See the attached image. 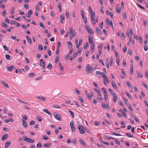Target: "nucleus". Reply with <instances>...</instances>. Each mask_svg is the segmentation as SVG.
<instances>
[{
  "label": "nucleus",
  "instance_id": "nucleus-6",
  "mask_svg": "<svg viewBox=\"0 0 148 148\" xmlns=\"http://www.w3.org/2000/svg\"><path fill=\"white\" fill-rule=\"evenodd\" d=\"M106 21L108 25H110L112 27H113V24L112 21L111 20L110 21H109V19L108 18H107L106 19Z\"/></svg>",
  "mask_w": 148,
  "mask_h": 148
},
{
  "label": "nucleus",
  "instance_id": "nucleus-32",
  "mask_svg": "<svg viewBox=\"0 0 148 148\" xmlns=\"http://www.w3.org/2000/svg\"><path fill=\"white\" fill-rule=\"evenodd\" d=\"M68 111L69 112V113L71 114L72 117L73 118H74V113L70 110H69Z\"/></svg>",
  "mask_w": 148,
  "mask_h": 148
},
{
  "label": "nucleus",
  "instance_id": "nucleus-51",
  "mask_svg": "<svg viewBox=\"0 0 148 148\" xmlns=\"http://www.w3.org/2000/svg\"><path fill=\"white\" fill-rule=\"evenodd\" d=\"M101 90L104 93L107 92L105 88H102Z\"/></svg>",
  "mask_w": 148,
  "mask_h": 148
},
{
  "label": "nucleus",
  "instance_id": "nucleus-25",
  "mask_svg": "<svg viewBox=\"0 0 148 148\" xmlns=\"http://www.w3.org/2000/svg\"><path fill=\"white\" fill-rule=\"evenodd\" d=\"M88 40L89 42L90 43H91L92 42H93V38L90 36H89Z\"/></svg>",
  "mask_w": 148,
  "mask_h": 148
},
{
  "label": "nucleus",
  "instance_id": "nucleus-2",
  "mask_svg": "<svg viewBox=\"0 0 148 148\" xmlns=\"http://www.w3.org/2000/svg\"><path fill=\"white\" fill-rule=\"evenodd\" d=\"M54 117L57 120L59 121H61V116L59 114H58L56 112H54L52 114Z\"/></svg>",
  "mask_w": 148,
  "mask_h": 148
},
{
  "label": "nucleus",
  "instance_id": "nucleus-37",
  "mask_svg": "<svg viewBox=\"0 0 148 148\" xmlns=\"http://www.w3.org/2000/svg\"><path fill=\"white\" fill-rule=\"evenodd\" d=\"M104 98L105 100V101H107V99L108 97V95L107 93H104Z\"/></svg>",
  "mask_w": 148,
  "mask_h": 148
},
{
  "label": "nucleus",
  "instance_id": "nucleus-35",
  "mask_svg": "<svg viewBox=\"0 0 148 148\" xmlns=\"http://www.w3.org/2000/svg\"><path fill=\"white\" fill-rule=\"evenodd\" d=\"M27 142L30 143H33L34 142V140L29 138Z\"/></svg>",
  "mask_w": 148,
  "mask_h": 148
},
{
  "label": "nucleus",
  "instance_id": "nucleus-11",
  "mask_svg": "<svg viewBox=\"0 0 148 148\" xmlns=\"http://www.w3.org/2000/svg\"><path fill=\"white\" fill-rule=\"evenodd\" d=\"M96 30L97 34L99 35H101L102 33L100 29L98 27H96Z\"/></svg>",
  "mask_w": 148,
  "mask_h": 148
},
{
  "label": "nucleus",
  "instance_id": "nucleus-54",
  "mask_svg": "<svg viewBox=\"0 0 148 148\" xmlns=\"http://www.w3.org/2000/svg\"><path fill=\"white\" fill-rule=\"evenodd\" d=\"M102 46H103V44L102 43H100L99 44L98 47L100 49H102Z\"/></svg>",
  "mask_w": 148,
  "mask_h": 148
},
{
  "label": "nucleus",
  "instance_id": "nucleus-42",
  "mask_svg": "<svg viewBox=\"0 0 148 148\" xmlns=\"http://www.w3.org/2000/svg\"><path fill=\"white\" fill-rule=\"evenodd\" d=\"M66 17L67 18V19H69V18L70 17V15H69V13L68 12H66Z\"/></svg>",
  "mask_w": 148,
  "mask_h": 148
},
{
  "label": "nucleus",
  "instance_id": "nucleus-7",
  "mask_svg": "<svg viewBox=\"0 0 148 148\" xmlns=\"http://www.w3.org/2000/svg\"><path fill=\"white\" fill-rule=\"evenodd\" d=\"M33 11L32 10H30L28 12L27 15V17L28 18H30L31 15L32 14Z\"/></svg>",
  "mask_w": 148,
  "mask_h": 148
},
{
  "label": "nucleus",
  "instance_id": "nucleus-23",
  "mask_svg": "<svg viewBox=\"0 0 148 148\" xmlns=\"http://www.w3.org/2000/svg\"><path fill=\"white\" fill-rule=\"evenodd\" d=\"M126 84L128 86L129 88H132L133 86L131 84H130V82H126Z\"/></svg>",
  "mask_w": 148,
  "mask_h": 148
},
{
  "label": "nucleus",
  "instance_id": "nucleus-47",
  "mask_svg": "<svg viewBox=\"0 0 148 148\" xmlns=\"http://www.w3.org/2000/svg\"><path fill=\"white\" fill-rule=\"evenodd\" d=\"M2 83L3 84L6 88H8L9 87V86L8 85V84L6 83H5V82H2Z\"/></svg>",
  "mask_w": 148,
  "mask_h": 148
},
{
  "label": "nucleus",
  "instance_id": "nucleus-9",
  "mask_svg": "<svg viewBox=\"0 0 148 148\" xmlns=\"http://www.w3.org/2000/svg\"><path fill=\"white\" fill-rule=\"evenodd\" d=\"M40 66H41L44 67L45 66V62L43 59L40 60Z\"/></svg>",
  "mask_w": 148,
  "mask_h": 148
},
{
  "label": "nucleus",
  "instance_id": "nucleus-46",
  "mask_svg": "<svg viewBox=\"0 0 148 148\" xmlns=\"http://www.w3.org/2000/svg\"><path fill=\"white\" fill-rule=\"evenodd\" d=\"M37 119L40 122H41L42 121V118L40 116H38Z\"/></svg>",
  "mask_w": 148,
  "mask_h": 148
},
{
  "label": "nucleus",
  "instance_id": "nucleus-59",
  "mask_svg": "<svg viewBox=\"0 0 148 148\" xmlns=\"http://www.w3.org/2000/svg\"><path fill=\"white\" fill-rule=\"evenodd\" d=\"M138 40L140 43H141L143 42L142 39L140 36H139Z\"/></svg>",
  "mask_w": 148,
  "mask_h": 148
},
{
  "label": "nucleus",
  "instance_id": "nucleus-38",
  "mask_svg": "<svg viewBox=\"0 0 148 148\" xmlns=\"http://www.w3.org/2000/svg\"><path fill=\"white\" fill-rule=\"evenodd\" d=\"M131 68L130 70V73L131 74H132L133 73V69H134L132 64L131 65Z\"/></svg>",
  "mask_w": 148,
  "mask_h": 148
},
{
  "label": "nucleus",
  "instance_id": "nucleus-19",
  "mask_svg": "<svg viewBox=\"0 0 148 148\" xmlns=\"http://www.w3.org/2000/svg\"><path fill=\"white\" fill-rule=\"evenodd\" d=\"M112 84L113 87L115 89L117 88V86L114 82L113 81L112 82Z\"/></svg>",
  "mask_w": 148,
  "mask_h": 148
},
{
  "label": "nucleus",
  "instance_id": "nucleus-28",
  "mask_svg": "<svg viewBox=\"0 0 148 148\" xmlns=\"http://www.w3.org/2000/svg\"><path fill=\"white\" fill-rule=\"evenodd\" d=\"M136 73L138 77H140V78H142L143 77V76L142 74L139 72L137 71L136 72Z\"/></svg>",
  "mask_w": 148,
  "mask_h": 148
},
{
  "label": "nucleus",
  "instance_id": "nucleus-34",
  "mask_svg": "<svg viewBox=\"0 0 148 148\" xmlns=\"http://www.w3.org/2000/svg\"><path fill=\"white\" fill-rule=\"evenodd\" d=\"M37 97L40 100H43V101H44L46 100V99L45 98L42 97Z\"/></svg>",
  "mask_w": 148,
  "mask_h": 148
},
{
  "label": "nucleus",
  "instance_id": "nucleus-17",
  "mask_svg": "<svg viewBox=\"0 0 148 148\" xmlns=\"http://www.w3.org/2000/svg\"><path fill=\"white\" fill-rule=\"evenodd\" d=\"M119 4H117L116 6V11H117L119 13H120L121 11V9L119 8Z\"/></svg>",
  "mask_w": 148,
  "mask_h": 148
},
{
  "label": "nucleus",
  "instance_id": "nucleus-36",
  "mask_svg": "<svg viewBox=\"0 0 148 148\" xmlns=\"http://www.w3.org/2000/svg\"><path fill=\"white\" fill-rule=\"evenodd\" d=\"M125 94L128 97H129L130 99H131L132 98V97L130 96V95L129 94L128 92L126 91L125 92Z\"/></svg>",
  "mask_w": 148,
  "mask_h": 148
},
{
  "label": "nucleus",
  "instance_id": "nucleus-57",
  "mask_svg": "<svg viewBox=\"0 0 148 148\" xmlns=\"http://www.w3.org/2000/svg\"><path fill=\"white\" fill-rule=\"evenodd\" d=\"M53 106L55 108H59V109L61 108V107H60L58 105H54Z\"/></svg>",
  "mask_w": 148,
  "mask_h": 148
},
{
  "label": "nucleus",
  "instance_id": "nucleus-56",
  "mask_svg": "<svg viewBox=\"0 0 148 148\" xmlns=\"http://www.w3.org/2000/svg\"><path fill=\"white\" fill-rule=\"evenodd\" d=\"M143 85L146 89H148V87L145 83H143Z\"/></svg>",
  "mask_w": 148,
  "mask_h": 148
},
{
  "label": "nucleus",
  "instance_id": "nucleus-39",
  "mask_svg": "<svg viewBox=\"0 0 148 148\" xmlns=\"http://www.w3.org/2000/svg\"><path fill=\"white\" fill-rule=\"evenodd\" d=\"M125 135L130 138H132L133 137V136L130 133H126L125 134Z\"/></svg>",
  "mask_w": 148,
  "mask_h": 148
},
{
  "label": "nucleus",
  "instance_id": "nucleus-18",
  "mask_svg": "<svg viewBox=\"0 0 148 148\" xmlns=\"http://www.w3.org/2000/svg\"><path fill=\"white\" fill-rule=\"evenodd\" d=\"M113 101L114 103H115L116 101L117 100V96L116 94H114L113 95Z\"/></svg>",
  "mask_w": 148,
  "mask_h": 148
},
{
  "label": "nucleus",
  "instance_id": "nucleus-64",
  "mask_svg": "<svg viewBox=\"0 0 148 148\" xmlns=\"http://www.w3.org/2000/svg\"><path fill=\"white\" fill-rule=\"evenodd\" d=\"M145 75L147 77H148V72L147 70H146L145 72Z\"/></svg>",
  "mask_w": 148,
  "mask_h": 148
},
{
  "label": "nucleus",
  "instance_id": "nucleus-27",
  "mask_svg": "<svg viewBox=\"0 0 148 148\" xmlns=\"http://www.w3.org/2000/svg\"><path fill=\"white\" fill-rule=\"evenodd\" d=\"M43 111L45 112V113H47L48 114H49L50 116H51V114L48 111V109H44L43 110Z\"/></svg>",
  "mask_w": 148,
  "mask_h": 148
},
{
  "label": "nucleus",
  "instance_id": "nucleus-60",
  "mask_svg": "<svg viewBox=\"0 0 148 148\" xmlns=\"http://www.w3.org/2000/svg\"><path fill=\"white\" fill-rule=\"evenodd\" d=\"M5 57L6 59H9L10 58V56L8 54H6L5 55Z\"/></svg>",
  "mask_w": 148,
  "mask_h": 148
},
{
  "label": "nucleus",
  "instance_id": "nucleus-22",
  "mask_svg": "<svg viewBox=\"0 0 148 148\" xmlns=\"http://www.w3.org/2000/svg\"><path fill=\"white\" fill-rule=\"evenodd\" d=\"M51 145V144L50 143H45L43 146L45 147H49L50 145Z\"/></svg>",
  "mask_w": 148,
  "mask_h": 148
},
{
  "label": "nucleus",
  "instance_id": "nucleus-53",
  "mask_svg": "<svg viewBox=\"0 0 148 148\" xmlns=\"http://www.w3.org/2000/svg\"><path fill=\"white\" fill-rule=\"evenodd\" d=\"M144 48L145 51H146L147 50H148V46L147 45H145L144 46Z\"/></svg>",
  "mask_w": 148,
  "mask_h": 148
},
{
  "label": "nucleus",
  "instance_id": "nucleus-13",
  "mask_svg": "<svg viewBox=\"0 0 148 148\" xmlns=\"http://www.w3.org/2000/svg\"><path fill=\"white\" fill-rule=\"evenodd\" d=\"M79 141L80 143L84 146H86V144L85 142L82 139L79 138Z\"/></svg>",
  "mask_w": 148,
  "mask_h": 148
},
{
  "label": "nucleus",
  "instance_id": "nucleus-49",
  "mask_svg": "<svg viewBox=\"0 0 148 148\" xmlns=\"http://www.w3.org/2000/svg\"><path fill=\"white\" fill-rule=\"evenodd\" d=\"M47 67L50 69L52 68V65L51 64H49L47 65Z\"/></svg>",
  "mask_w": 148,
  "mask_h": 148
},
{
  "label": "nucleus",
  "instance_id": "nucleus-10",
  "mask_svg": "<svg viewBox=\"0 0 148 148\" xmlns=\"http://www.w3.org/2000/svg\"><path fill=\"white\" fill-rule=\"evenodd\" d=\"M92 22L93 23V24L94 25H95L96 24V21L97 23H98V17H96L95 19V18H93V20H91Z\"/></svg>",
  "mask_w": 148,
  "mask_h": 148
},
{
  "label": "nucleus",
  "instance_id": "nucleus-30",
  "mask_svg": "<svg viewBox=\"0 0 148 148\" xmlns=\"http://www.w3.org/2000/svg\"><path fill=\"white\" fill-rule=\"evenodd\" d=\"M2 26L4 28L8 27V25H7L5 23L3 22L2 23Z\"/></svg>",
  "mask_w": 148,
  "mask_h": 148
},
{
  "label": "nucleus",
  "instance_id": "nucleus-4",
  "mask_svg": "<svg viewBox=\"0 0 148 148\" xmlns=\"http://www.w3.org/2000/svg\"><path fill=\"white\" fill-rule=\"evenodd\" d=\"M70 125L71 128L72 132H75L76 130V129L74 127V123L73 121H71L70 122Z\"/></svg>",
  "mask_w": 148,
  "mask_h": 148
},
{
  "label": "nucleus",
  "instance_id": "nucleus-61",
  "mask_svg": "<svg viewBox=\"0 0 148 148\" xmlns=\"http://www.w3.org/2000/svg\"><path fill=\"white\" fill-rule=\"evenodd\" d=\"M115 56L117 58V59H119V55L118 53H117L116 52H115Z\"/></svg>",
  "mask_w": 148,
  "mask_h": 148
},
{
  "label": "nucleus",
  "instance_id": "nucleus-15",
  "mask_svg": "<svg viewBox=\"0 0 148 148\" xmlns=\"http://www.w3.org/2000/svg\"><path fill=\"white\" fill-rule=\"evenodd\" d=\"M22 123L24 127L25 128H27V122L24 120H22Z\"/></svg>",
  "mask_w": 148,
  "mask_h": 148
},
{
  "label": "nucleus",
  "instance_id": "nucleus-52",
  "mask_svg": "<svg viewBox=\"0 0 148 148\" xmlns=\"http://www.w3.org/2000/svg\"><path fill=\"white\" fill-rule=\"evenodd\" d=\"M110 65L111 66H112V63L113 62V58H111L110 59Z\"/></svg>",
  "mask_w": 148,
  "mask_h": 148
},
{
  "label": "nucleus",
  "instance_id": "nucleus-55",
  "mask_svg": "<svg viewBox=\"0 0 148 148\" xmlns=\"http://www.w3.org/2000/svg\"><path fill=\"white\" fill-rule=\"evenodd\" d=\"M43 138L44 140H47L49 139V138L48 137H47V136H45V135H44V136H43Z\"/></svg>",
  "mask_w": 148,
  "mask_h": 148
},
{
  "label": "nucleus",
  "instance_id": "nucleus-14",
  "mask_svg": "<svg viewBox=\"0 0 148 148\" xmlns=\"http://www.w3.org/2000/svg\"><path fill=\"white\" fill-rule=\"evenodd\" d=\"M8 135L7 134L4 135L2 136L1 138V140H5L8 137Z\"/></svg>",
  "mask_w": 148,
  "mask_h": 148
},
{
  "label": "nucleus",
  "instance_id": "nucleus-8",
  "mask_svg": "<svg viewBox=\"0 0 148 148\" xmlns=\"http://www.w3.org/2000/svg\"><path fill=\"white\" fill-rule=\"evenodd\" d=\"M91 66L89 64H88L86 66V71L88 73H90L91 71Z\"/></svg>",
  "mask_w": 148,
  "mask_h": 148
},
{
  "label": "nucleus",
  "instance_id": "nucleus-1",
  "mask_svg": "<svg viewBox=\"0 0 148 148\" xmlns=\"http://www.w3.org/2000/svg\"><path fill=\"white\" fill-rule=\"evenodd\" d=\"M78 128L80 133L82 134H84L85 132V130L87 129V128L86 127L80 125H78Z\"/></svg>",
  "mask_w": 148,
  "mask_h": 148
},
{
  "label": "nucleus",
  "instance_id": "nucleus-16",
  "mask_svg": "<svg viewBox=\"0 0 148 148\" xmlns=\"http://www.w3.org/2000/svg\"><path fill=\"white\" fill-rule=\"evenodd\" d=\"M91 14V20H93V18H95V13L93 11H91V13H90Z\"/></svg>",
  "mask_w": 148,
  "mask_h": 148
},
{
  "label": "nucleus",
  "instance_id": "nucleus-24",
  "mask_svg": "<svg viewBox=\"0 0 148 148\" xmlns=\"http://www.w3.org/2000/svg\"><path fill=\"white\" fill-rule=\"evenodd\" d=\"M10 144L11 142H7L5 144V147L8 148V147L10 145Z\"/></svg>",
  "mask_w": 148,
  "mask_h": 148
},
{
  "label": "nucleus",
  "instance_id": "nucleus-40",
  "mask_svg": "<svg viewBox=\"0 0 148 148\" xmlns=\"http://www.w3.org/2000/svg\"><path fill=\"white\" fill-rule=\"evenodd\" d=\"M39 25L40 27L43 29H44L45 28V26L44 25L43 23L42 22H40L39 23Z\"/></svg>",
  "mask_w": 148,
  "mask_h": 148
},
{
  "label": "nucleus",
  "instance_id": "nucleus-58",
  "mask_svg": "<svg viewBox=\"0 0 148 148\" xmlns=\"http://www.w3.org/2000/svg\"><path fill=\"white\" fill-rule=\"evenodd\" d=\"M109 91L111 94H112V95L114 94V93L113 92L112 90L110 88H109Z\"/></svg>",
  "mask_w": 148,
  "mask_h": 148
},
{
  "label": "nucleus",
  "instance_id": "nucleus-21",
  "mask_svg": "<svg viewBox=\"0 0 148 148\" xmlns=\"http://www.w3.org/2000/svg\"><path fill=\"white\" fill-rule=\"evenodd\" d=\"M91 50H93L94 49V47H95V43L94 42H92L91 43Z\"/></svg>",
  "mask_w": 148,
  "mask_h": 148
},
{
  "label": "nucleus",
  "instance_id": "nucleus-48",
  "mask_svg": "<svg viewBox=\"0 0 148 148\" xmlns=\"http://www.w3.org/2000/svg\"><path fill=\"white\" fill-rule=\"evenodd\" d=\"M36 146L39 148H40L41 147V145L40 143H38L36 145Z\"/></svg>",
  "mask_w": 148,
  "mask_h": 148
},
{
  "label": "nucleus",
  "instance_id": "nucleus-33",
  "mask_svg": "<svg viewBox=\"0 0 148 148\" xmlns=\"http://www.w3.org/2000/svg\"><path fill=\"white\" fill-rule=\"evenodd\" d=\"M71 142L73 143L74 144H76L77 143V140L76 138H74L72 139Z\"/></svg>",
  "mask_w": 148,
  "mask_h": 148
},
{
  "label": "nucleus",
  "instance_id": "nucleus-63",
  "mask_svg": "<svg viewBox=\"0 0 148 148\" xmlns=\"http://www.w3.org/2000/svg\"><path fill=\"white\" fill-rule=\"evenodd\" d=\"M127 50V47L126 46H125L123 49V52H125Z\"/></svg>",
  "mask_w": 148,
  "mask_h": 148
},
{
  "label": "nucleus",
  "instance_id": "nucleus-12",
  "mask_svg": "<svg viewBox=\"0 0 148 148\" xmlns=\"http://www.w3.org/2000/svg\"><path fill=\"white\" fill-rule=\"evenodd\" d=\"M103 138H106L108 139H113V138H114L112 137L111 136H110L108 135H104L103 136Z\"/></svg>",
  "mask_w": 148,
  "mask_h": 148
},
{
  "label": "nucleus",
  "instance_id": "nucleus-43",
  "mask_svg": "<svg viewBox=\"0 0 148 148\" xmlns=\"http://www.w3.org/2000/svg\"><path fill=\"white\" fill-rule=\"evenodd\" d=\"M29 138H27L26 136H24L23 137V139L24 140L27 142Z\"/></svg>",
  "mask_w": 148,
  "mask_h": 148
},
{
  "label": "nucleus",
  "instance_id": "nucleus-44",
  "mask_svg": "<svg viewBox=\"0 0 148 148\" xmlns=\"http://www.w3.org/2000/svg\"><path fill=\"white\" fill-rule=\"evenodd\" d=\"M34 74L32 73H30L28 75V77L30 78L33 77L34 76Z\"/></svg>",
  "mask_w": 148,
  "mask_h": 148
},
{
  "label": "nucleus",
  "instance_id": "nucleus-5",
  "mask_svg": "<svg viewBox=\"0 0 148 148\" xmlns=\"http://www.w3.org/2000/svg\"><path fill=\"white\" fill-rule=\"evenodd\" d=\"M71 35L72 37H73L76 35V33L75 31H73V29L72 28H71L69 30V36Z\"/></svg>",
  "mask_w": 148,
  "mask_h": 148
},
{
  "label": "nucleus",
  "instance_id": "nucleus-26",
  "mask_svg": "<svg viewBox=\"0 0 148 148\" xmlns=\"http://www.w3.org/2000/svg\"><path fill=\"white\" fill-rule=\"evenodd\" d=\"M113 140H115V142L118 145H119L120 144V143L119 140L117 139L116 138H113Z\"/></svg>",
  "mask_w": 148,
  "mask_h": 148
},
{
  "label": "nucleus",
  "instance_id": "nucleus-50",
  "mask_svg": "<svg viewBox=\"0 0 148 148\" xmlns=\"http://www.w3.org/2000/svg\"><path fill=\"white\" fill-rule=\"evenodd\" d=\"M38 49L39 50L40 49L41 50H42L43 49V48L42 45H39L38 46Z\"/></svg>",
  "mask_w": 148,
  "mask_h": 148
},
{
  "label": "nucleus",
  "instance_id": "nucleus-29",
  "mask_svg": "<svg viewBox=\"0 0 148 148\" xmlns=\"http://www.w3.org/2000/svg\"><path fill=\"white\" fill-rule=\"evenodd\" d=\"M102 77H103L104 79L107 81V83H109V81L106 75L102 76Z\"/></svg>",
  "mask_w": 148,
  "mask_h": 148
},
{
  "label": "nucleus",
  "instance_id": "nucleus-31",
  "mask_svg": "<svg viewBox=\"0 0 148 148\" xmlns=\"http://www.w3.org/2000/svg\"><path fill=\"white\" fill-rule=\"evenodd\" d=\"M97 99L98 100H102L103 98L102 97V95L101 94H100L99 95H98L97 96Z\"/></svg>",
  "mask_w": 148,
  "mask_h": 148
},
{
  "label": "nucleus",
  "instance_id": "nucleus-62",
  "mask_svg": "<svg viewBox=\"0 0 148 148\" xmlns=\"http://www.w3.org/2000/svg\"><path fill=\"white\" fill-rule=\"evenodd\" d=\"M87 97L88 99H91V96L89 94H87Z\"/></svg>",
  "mask_w": 148,
  "mask_h": 148
},
{
  "label": "nucleus",
  "instance_id": "nucleus-3",
  "mask_svg": "<svg viewBox=\"0 0 148 148\" xmlns=\"http://www.w3.org/2000/svg\"><path fill=\"white\" fill-rule=\"evenodd\" d=\"M85 27L86 30L90 34H94V32L92 31L91 28L88 25H85Z\"/></svg>",
  "mask_w": 148,
  "mask_h": 148
},
{
  "label": "nucleus",
  "instance_id": "nucleus-20",
  "mask_svg": "<svg viewBox=\"0 0 148 148\" xmlns=\"http://www.w3.org/2000/svg\"><path fill=\"white\" fill-rule=\"evenodd\" d=\"M67 44L68 45L69 48L70 49H71L72 47V43L71 42H67Z\"/></svg>",
  "mask_w": 148,
  "mask_h": 148
},
{
  "label": "nucleus",
  "instance_id": "nucleus-45",
  "mask_svg": "<svg viewBox=\"0 0 148 148\" xmlns=\"http://www.w3.org/2000/svg\"><path fill=\"white\" fill-rule=\"evenodd\" d=\"M112 134L113 135H115L116 136H121V134H118L116 133H115V132L112 133Z\"/></svg>",
  "mask_w": 148,
  "mask_h": 148
},
{
  "label": "nucleus",
  "instance_id": "nucleus-41",
  "mask_svg": "<svg viewBox=\"0 0 148 148\" xmlns=\"http://www.w3.org/2000/svg\"><path fill=\"white\" fill-rule=\"evenodd\" d=\"M88 46V42H86V44L85 45H84V49H86L87 47Z\"/></svg>",
  "mask_w": 148,
  "mask_h": 148
}]
</instances>
